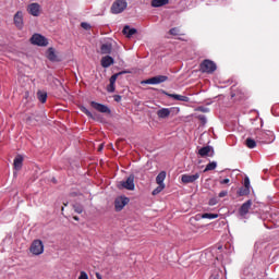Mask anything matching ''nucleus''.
I'll return each mask as SVG.
<instances>
[{
  "mask_svg": "<svg viewBox=\"0 0 279 279\" xmlns=\"http://www.w3.org/2000/svg\"><path fill=\"white\" fill-rule=\"evenodd\" d=\"M256 138L259 143H274L275 137H274V132L271 131H259L256 133Z\"/></svg>",
  "mask_w": 279,
  "mask_h": 279,
  "instance_id": "f257e3e1",
  "label": "nucleus"
},
{
  "mask_svg": "<svg viewBox=\"0 0 279 279\" xmlns=\"http://www.w3.org/2000/svg\"><path fill=\"white\" fill-rule=\"evenodd\" d=\"M128 9V1L125 0H116L111 5V14H121Z\"/></svg>",
  "mask_w": 279,
  "mask_h": 279,
  "instance_id": "f03ea898",
  "label": "nucleus"
},
{
  "mask_svg": "<svg viewBox=\"0 0 279 279\" xmlns=\"http://www.w3.org/2000/svg\"><path fill=\"white\" fill-rule=\"evenodd\" d=\"M29 252L33 256H40L45 253V244L40 240H35L31 244Z\"/></svg>",
  "mask_w": 279,
  "mask_h": 279,
  "instance_id": "7ed1b4c3",
  "label": "nucleus"
},
{
  "mask_svg": "<svg viewBox=\"0 0 279 279\" xmlns=\"http://www.w3.org/2000/svg\"><path fill=\"white\" fill-rule=\"evenodd\" d=\"M252 208V201H246L238 210V219H247L250 210Z\"/></svg>",
  "mask_w": 279,
  "mask_h": 279,
  "instance_id": "20e7f679",
  "label": "nucleus"
},
{
  "mask_svg": "<svg viewBox=\"0 0 279 279\" xmlns=\"http://www.w3.org/2000/svg\"><path fill=\"white\" fill-rule=\"evenodd\" d=\"M32 45H37V47H47L49 45V41L45 36L40 34H34L31 38Z\"/></svg>",
  "mask_w": 279,
  "mask_h": 279,
  "instance_id": "39448f33",
  "label": "nucleus"
},
{
  "mask_svg": "<svg viewBox=\"0 0 279 279\" xmlns=\"http://www.w3.org/2000/svg\"><path fill=\"white\" fill-rule=\"evenodd\" d=\"M201 71L203 73H215V71H217V64H215V62H213L210 60H205L201 64Z\"/></svg>",
  "mask_w": 279,
  "mask_h": 279,
  "instance_id": "423d86ee",
  "label": "nucleus"
},
{
  "mask_svg": "<svg viewBox=\"0 0 279 279\" xmlns=\"http://www.w3.org/2000/svg\"><path fill=\"white\" fill-rule=\"evenodd\" d=\"M26 10H27L28 14H31V16H40V14L43 12V7H40V4L37 2H33L27 5Z\"/></svg>",
  "mask_w": 279,
  "mask_h": 279,
  "instance_id": "0eeeda50",
  "label": "nucleus"
},
{
  "mask_svg": "<svg viewBox=\"0 0 279 279\" xmlns=\"http://www.w3.org/2000/svg\"><path fill=\"white\" fill-rule=\"evenodd\" d=\"M119 189H126V191H134V174H131L125 181L119 183Z\"/></svg>",
  "mask_w": 279,
  "mask_h": 279,
  "instance_id": "6e6552de",
  "label": "nucleus"
},
{
  "mask_svg": "<svg viewBox=\"0 0 279 279\" xmlns=\"http://www.w3.org/2000/svg\"><path fill=\"white\" fill-rule=\"evenodd\" d=\"M13 23L17 29H23L25 26L24 15L22 11H17L13 16Z\"/></svg>",
  "mask_w": 279,
  "mask_h": 279,
  "instance_id": "1a4fd4ad",
  "label": "nucleus"
},
{
  "mask_svg": "<svg viewBox=\"0 0 279 279\" xmlns=\"http://www.w3.org/2000/svg\"><path fill=\"white\" fill-rule=\"evenodd\" d=\"M130 204V198L126 196H118L114 201L116 210L120 211L122 208H125Z\"/></svg>",
  "mask_w": 279,
  "mask_h": 279,
  "instance_id": "9d476101",
  "label": "nucleus"
},
{
  "mask_svg": "<svg viewBox=\"0 0 279 279\" xmlns=\"http://www.w3.org/2000/svg\"><path fill=\"white\" fill-rule=\"evenodd\" d=\"M167 80H169L168 76L165 75H158V76H154L151 78H148L146 81H142L141 84H151V85H156V84H162L163 82H167Z\"/></svg>",
  "mask_w": 279,
  "mask_h": 279,
  "instance_id": "9b49d317",
  "label": "nucleus"
},
{
  "mask_svg": "<svg viewBox=\"0 0 279 279\" xmlns=\"http://www.w3.org/2000/svg\"><path fill=\"white\" fill-rule=\"evenodd\" d=\"M196 180H199V172L181 175V181L183 184H193V182H196Z\"/></svg>",
  "mask_w": 279,
  "mask_h": 279,
  "instance_id": "f8f14e48",
  "label": "nucleus"
},
{
  "mask_svg": "<svg viewBox=\"0 0 279 279\" xmlns=\"http://www.w3.org/2000/svg\"><path fill=\"white\" fill-rule=\"evenodd\" d=\"M171 112H173L172 108H161L157 111V117L158 119H169Z\"/></svg>",
  "mask_w": 279,
  "mask_h": 279,
  "instance_id": "ddd939ff",
  "label": "nucleus"
},
{
  "mask_svg": "<svg viewBox=\"0 0 279 279\" xmlns=\"http://www.w3.org/2000/svg\"><path fill=\"white\" fill-rule=\"evenodd\" d=\"M100 64L102 69H109V66H112V64H114V59L110 56H105L101 58Z\"/></svg>",
  "mask_w": 279,
  "mask_h": 279,
  "instance_id": "4468645a",
  "label": "nucleus"
},
{
  "mask_svg": "<svg viewBox=\"0 0 279 279\" xmlns=\"http://www.w3.org/2000/svg\"><path fill=\"white\" fill-rule=\"evenodd\" d=\"M90 106L97 110L98 112H102V113H110V109L108 108V106L106 105H102V104H99V102H96V101H92L90 102Z\"/></svg>",
  "mask_w": 279,
  "mask_h": 279,
  "instance_id": "2eb2a0df",
  "label": "nucleus"
},
{
  "mask_svg": "<svg viewBox=\"0 0 279 279\" xmlns=\"http://www.w3.org/2000/svg\"><path fill=\"white\" fill-rule=\"evenodd\" d=\"M13 167H14L15 171H21V169H23V156L17 155L14 158Z\"/></svg>",
  "mask_w": 279,
  "mask_h": 279,
  "instance_id": "dca6fc26",
  "label": "nucleus"
},
{
  "mask_svg": "<svg viewBox=\"0 0 279 279\" xmlns=\"http://www.w3.org/2000/svg\"><path fill=\"white\" fill-rule=\"evenodd\" d=\"M244 186H245L244 190L239 191V195L241 197H243V195H250V178L247 177L244 179Z\"/></svg>",
  "mask_w": 279,
  "mask_h": 279,
  "instance_id": "f3484780",
  "label": "nucleus"
},
{
  "mask_svg": "<svg viewBox=\"0 0 279 279\" xmlns=\"http://www.w3.org/2000/svg\"><path fill=\"white\" fill-rule=\"evenodd\" d=\"M211 151H213V147L205 146L198 150V154L199 156H202V158H204L206 156H213V154H210Z\"/></svg>",
  "mask_w": 279,
  "mask_h": 279,
  "instance_id": "a211bd4d",
  "label": "nucleus"
},
{
  "mask_svg": "<svg viewBox=\"0 0 279 279\" xmlns=\"http://www.w3.org/2000/svg\"><path fill=\"white\" fill-rule=\"evenodd\" d=\"M112 52V44H102L100 47V53L108 56Z\"/></svg>",
  "mask_w": 279,
  "mask_h": 279,
  "instance_id": "6ab92c4d",
  "label": "nucleus"
},
{
  "mask_svg": "<svg viewBox=\"0 0 279 279\" xmlns=\"http://www.w3.org/2000/svg\"><path fill=\"white\" fill-rule=\"evenodd\" d=\"M123 34L126 38H132L136 34V28H131L130 26H124Z\"/></svg>",
  "mask_w": 279,
  "mask_h": 279,
  "instance_id": "aec40b11",
  "label": "nucleus"
},
{
  "mask_svg": "<svg viewBox=\"0 0 279 279\" xmlns=\"http://www.w3.org/2000/svg\"><path fill=\"white\" fill-rule=\"evenodd\" d=\"M47 58L51 62H56L58 60V56L56 54V49L49 48L47 51Z\"/></svg>",
  "mask_w": 279,
  "mask_h": 279,
  "instance_id": "412c9836",
  "label": "nucleus"
},
{
  "mask_svg": "<svg viewBox=\"0 0 279 279\" xmlns=\"http://www.w3.org/2000/svg\"><path fill=\"white\" fill-rule=\"evenodd\" d=\"M219 215L217 214H203V215H196V220L199 221V219H217Z\"/></svg>",
  "mask_w": 279,
  "mask_h": 279,
  "instance_id": "4be33fe9",
  "label": "nucleus"
},
{
  "mask_svg": "<svg viewBox=\"0 0 279 279\" xmlns=\"http://www.w3.org/2000/svg\"><path fill=\"white\" fill-rule=\"evenodd\" d=\"M167 3H169V0H151L153 8H162V5H167Z\"/></svg>",
  "mask_w": 279,
  "mask_h": 279,
  "instance_id": "5701e85b",
  "label": "nucleus"
},
{
  "mask_svg": "<svg viewBox=\"0 0 279 279\" xmlns=\"http://www.w3.org/2000/svg\"><path fill=\"white\" fill-rule=\"evenodd\" d=\"M167 179V172L161 171L157 177H156V182L157 184H165V180Z\"/></svg>",
  "mask_w": 279,
  "mask_h": 279,
  "instance_id": "b1692460",
  "label": "nucleus"
},
{
  "mask_svg": "<svg viewBox=\"0 0 279 279\" xmlns=\"http://www.w3.org/2000/svg\"><path fill=\"white\" fill-rule=\"evenodd\" d=\"M169 97H171L172 99H175L177 101H189V97L178 95V94H169Z\"/></svg>",
  "mask_w": 279,
  "mask_h": 279,
  "instance_id": "393cba45",
  "label": "nucleus"
},
{
  "mask_svg": "<svg viewBox=\"0 0 279 279\" xmlns=\"http://www.w3.org/2000/svg\"><path fill=\"white\" fill-rule=\"evenodd\" d=\"M245 145L248 147V149H254V147H256V141L252 140V137H247Z\"/></svg>",
  "mask_w": 279,
  "mask_h": 279,
  "instance_id": "a878e982",
  "label": "nucleus"
},
{
  "mask_svg": "<svg viewBox=\"0 0 279 279\" xmlns=\"http://www.w3.org/2000/svg\"><path fill=\"white\" fill-rule=\"evenodd\" d=\"M215 169H217V161H211L206 166L204 173L207 171H215Z\"/></svg>",
  "mask_w": 279,
  "mask_h": 279,
  "instance_id": "bb28decb",
  "label": "nucleus"
},
{
  "mask_svg": "<svg viewBox=\"0 0 279 279\" xmlns=\"http://www.w3.org/2000/svg\"><path fill=\"white\" fill-rule=\"evenodd\" d=\"M38 99L41 104H45L47 101V93L45 92H38L37 93Z\"/></svg>",
  "mask_w": 279,
  "mask_h": 279,
  "instance_id": "cd10ccee",
  "label": "nucleus"
},
{
  "mask_svg": "<svg viewBox=\"0 0 279 279\" xmlns=\"http://www.w3.org/2000/svg\"><path fill=\"white\" fill-rule=\"evenodd\" d=\"M165 191V184H158V186L153 191V195H158Z\"/></svg>",
  "mask_w": 279,
  "mask_h": 279,
  "instance_id": "c85d7f7f",
  "label": "nucleus"
},
{
  "mask_svg": "<svg viewBox=\"0 0 279 279\" xmlns=\"http://www.w3.org/2000/svg\"><path fill=\"white\" fill-rule=\"evenodd\" d=\"M81 110H82V112H84V114H86L87 117L93 119V113L90 111H88V109H86V107H81Z\"/></svg>",
  "mask_w": 279,
  "mask_h": 279,
  "instance_id": "c756f323",
  "label": "nucleus"
},
{
  "mask_svg": "<svg viewBox=\"0 0 279 279\" xmlns=\"http://www.w3.org/2000/svg\"><path fill=\"white\" fill-rule=\"evenodd\" d=\"M170 34L172 36H180V28L174 27V28L170 29Z\"/></svg>",
  "mask_w": 279,
  "mask_h": 279,
  "instance_id": "7c9ffc66",
  "label": "nucleus"
},
{
  "mask_svg": "<svg viewBox=\"0 0 279 279\" xmlns=\"http://www.w3.org/2000/svg\"><path fill=\"white\" fill-rule=\"evenodd\" d=\"M120 75H121V73L113 74V75L110 77V84H116L117 78H118Z\"/></svg>",
  "mask_w": 279,
  "mask_h": 279,
  "instance_id": "2f4dec72",
  "label": "nucleus"
},
{
  "mask_svg": "<svg viewBox=\"0 0 279 279\" xmlns=\"http://www.w3.org/2000/svg\"><path fill=\"white\" fill-rule=\"evenodd\" d=\"M74 210H75V213H77L78 215H82V213H83V208H82V206H80V205H75L74 206Z\"/></svg>",
  "mask_w": 279,
  "mask_h": 279,
  "instance_id": "473e14b6",
  "label": "nucleus"
},
{
  "mask_svg": "<svg viewBox=\"0 0 279 279\" xmlns=\"http://www.w3.org/2000/svg\"><path fill=\"white\" fill-rule=\"evenodd\" d=\"M78 279H88V274H86V271H81Z\"/></svg>",
  "mask_w": 279,
  "mask_h": 279,
  "instance_id": "72a5a7b5",
  "label": "nucleus"
},
{
  "mask_svg": "<svg viewBox=\"0 0 279 279\" xmlns=\"http://www.w3.org/2000/svg\"><path fill=\"white\" fill-rule=\"evenodd\" d=\"M108 93H114V83H110L107 87Z\"/></svg>",
  "mask_w": 279,
  "mask_h": 279,
  "instance_id": "f704fd0d",
  "label": "nucleus"
},
{
  "mask_svg": "<svg viewBox=\"0 0 279 279\" xmlns=\"http://www.w3.org/2000/svg\"><path fill=\"white\" fill-rule=\"evenodd\" d=\"M218 199L217 198H210L209 199V206H216V204H218Z\"/></svg>",
  "mask_w": 279,
  "mask_h": 279,
  "instance_id": "c9c22d12",
  "label": "nucleus"
},
{
  "mask_svg": "<svg viewBox=\"0 0 279 279\" xmlns=\"http://www.w3.org/2000/svg\"><path fill=\"white\" fill-rule=\"evenodd\" d=\"M81 26L83 27V29H90V24L86 23V22H83L81 24Z\"/></svg>",
  "mask_w": 279,
  "mask_h": 279,
  "instance_id": "e433bc0d",
  "label": "nucleus"
},
{
  "mask_svg": "<svg viewBox=\"0 0 279 279\" xmlns=\"http://www.w3.org/2000/svg\"><path fill=\"white\" fill-rule=\"evenodd\" d=\"M220 184H230V179H223Z\"/></svg>",
  "mask_w": 279,
  "mask_h": 279,
  "instance_id": "4c0bfd02",
  "label": "nucleus"
},
{
  "mask_svg": "<svg viewBox=\"0 0 279 279\" xmlns=\"http://www.w3.org/2000/svg\"><path fill=\"white\" fill-rule=\"evenodd\" d=\"M226 195H228V192L227 191H222L219 193V197H226Z\"/></svg>",
  "mask_w": 279,
  "mask_h": 279,
  "instance_id": "58836bf2",
  "label": "nucleus"
},
{
  "mask_svg": "<svg viewBox=\"0 0 279 279\" xmlns=\"http://www.w3.org/2000/svg\"><path fill=\"white\" fill-rule=\"evenodd\" d=\"M114 101H121V96L116 95V96H114Z\"/></svg>",
  "mask_w": 279,
  "mask_h": 279,
  "instance_id": "ea45409f",
  "label": "nucleus"
},
{
  "mask_svg": "<svg viewBox=\"0 0 279 279\" xmlns=\"http://www.w3.org/2000/svg\"><path fill=\"white\" fill-rule=\"evenodd\" d=\"M199 120L203 121V123H206V118L204 116L199 117Z\"/></svg>",
  "mask_w": 279,
  "mask_h": 279,
  "instance_id": "a19ab883",
  "label": "nucleus"
},
{
  "mask_svg": "<svg viewBox=\"0 0 279 279\" xmlns=\"http://www.w3.org/2000/svg\"><path fill=\"white\" fill-rule=\"evenodd\" d=\"M198 110H201V112H208V109L206 108H199Z\"/></svg>",
  "mask_w": 279,
  "mask_h": 279,
  "instance_id": "79ce46f5",
  "label": "nucleus"
},
{
  "mask_svg": "<svg viewBox=\"0 0 279 279\" xmlns=\"http://www.w3.org/2000/svg\"><path fill=\"white\" fill-rule=\"evenodd\" d=\"M101 149H104V144H100L98 147V151H101Z\"/></svg>",
  "mask_w": 279,
  "mask_h": 279,
  "instance_id": "37998d69",
  "label": "nucleus"
},
{
  "mask_svg": "<svg viewBox=\"0 0 279 279\" xmlns=\"http://www.w3.org/2000/svg\"><path fill=\"white\" fill-rule=\"evenodd\" d=\"M96 278L101 279V275L99 272H96Z\"/></svg>",
  "mask_w": 279,
  "mask_h": 279,
  "instance_id": "c03bdc74",
  "label": "nucleus"
},
{
  "mask_svg": "<svg viewBox=\"0 0 279 279\" xmlns=\"http://www.w3.org/2000/svg\"><path fill=\"white\" fill-rule=\"evenodd\" d=\"M73 219H74L75 221H80V217H77V216H74Z\"/></svg>",
  "mask_w": 279,
  "mask_h": 279,
  "instance_id": "a18cd8bd",
  "label": "nucleus"
}]
</instances>
